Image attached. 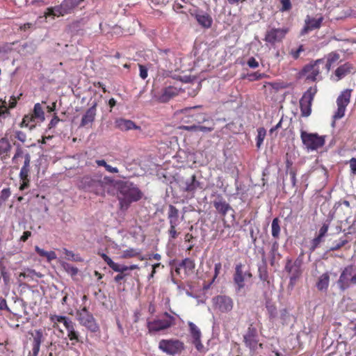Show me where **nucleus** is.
<instances>
[{"mask_svg":"<svg viewBox=\"0 0 356 356\" xmlns=\"http://www.w3.org/2000/svg\"><path fill=\"white\" fill-rule=\"evenodd\" d=\"M143 193L133 183L123 181L120 184L118 200L122 210H127L132 202L142 198Z\"/></svg>","mask_w":356,"mask_h":356,"instance_id":"1","label":"nucleus"},{"mask_svg":"<svg viewBox=\"0 0 356 356\" xmlns=\"http://www.w3.org/2000/svg\"><path fill=\"white\" fill-rule=\"evenodd\" d=\"M174 325H175V318L168 312H164L153 321L147 322L148 332L150 334L167 330Z\"/></svg>","mask_w":356,"mask_h":356,"instance_id":"2","label":"nucleus"},{"mask_svg":"<svg viewBox=\"0 0 356 356\" xmlns=\"http://www.w3.org/2000/svg\"><path fill=\"white\" fill-rule=\"evenodd\" d=\"M76 319L79 323L86 327L91 332H97L99 330V326L97 323L92 313H90L86 307L76 312Z\"/></svg>","mask_w":356,"mask_h":356,"instance_id":"3","label":"nucleus"},{"mask_svg":"<svg viewBox=\"0 0 356 356\" xmlns=\"http://www.w3.org/2000/svg\"><path fill=\"white\" fill-rule=\"evenodd\" d=\"M325 136H319L316 133H307L303 130L300 131V138L308 151L316 150L323 147L325 142Z\"/></svg>","mask_w":356,"mask_h":356,"instance_id":"4","label":"nucleus"},{"mask_svg":"<svg viewBox=\"0 0 356 356\" xmlns=\"http://www.w3.org/2000/svg\"><path fill=\"white\" fill-rule=\"evenodd\" d=\"M302 260L300 258L292 261L291 259L287 258L284 270L290 274L289 286L293 288L297 280L302 275Z\"/></svg>","mask_w":356,"mask_h":356,"instance_id":"5","label":"nucleus"},{"mask_svg":"<svg viewBox=\"0 0 356 356\" xmlns=\"http://www.w3.org/2000/svg\"><path fill=\"white\" fill-rule=\"evenodd\" d=\"M317 92L316 86L310 87L304 92L302 98L300 99V108L301 115L303 117H308L312 113V105L314 96Z\"/></svg>","mask_w":356,"mask_h":356,"instance_id":"6","label":"nucleus"},{"mask_svg":"<svg viewBox=\"0 0 356 356\" xmlns=\"http://www.w3.org/2000/svg\"><path fill=\"white\" fill-rule=\"evenodd\" d=\"M159 348L169 355L179 354L184 348V343L177 339H161Z\"/></svg>","mask_w":356,"mask_h":356,"instance_id":"7","label":"nucleus"},{"mask_svg":"<svg viewBox=\"0 0 356 356\" xmlns=\"http://www.w3.org/2000/svg\"><path fill=\"white\" fill-rule=\"evenodd\" d=\"M352 90H343L337 99V110L333 115L334 120L342 118L345 115L346 106L350 103Z\"/></svg>","mask_w":356,"mask_h":356,"instance_id":"8","label":"nucleus"},{"mask_svg":"<svg viewBox=\"0 0 356 356\" xmlns=\"http://www.w3.org/2000/svg\"><path fill=\"white\" fill-rule=\"evenodd\" d=\"M31 159L30 154L26 152L24 154L23 165L19 174L20 181H22L19 186V190L21 191L27 189L30 185Z\"/></svg>","mask_w":356,"mask_h":356,"instance_id":"9","label":"nucleus"},{"mask_svg":"<svg viewBox=\"0 0 356 356\" xmlns=\"http://www.w3.org/2000/svg\"><path fill=\"white\" fill-rule=\"evenodd\" d=\"M243 342L250 350H255L259 342V334L257 329L254 326L253 323L249 324L247 330L243 334Z\"/></svg>","mask_w":356,"mask_h":356,"instance_id":"10","label":"nucleus"},{"mask_svg":"<svg viewBox=\"0 0 356 356\" xmlns=\"http://www.w3.org/2000/svg\"><path fill=\"white\" fill-rule=\"evenodd\" d=\"M181 189L188 193L193 194L197 189H203L204 185L202 182L196 179L195 175H191L188 178H181L179 181Z\"/></svg>","mask_w":356,"mask_h":356,"instance_id":"11","label":"nucleus"},{"mask_svg":"<svg viewBox=\"0 0 356 356\" xmlns=\"http://www.w3.org/2000/svg\"><path fill=\"white\" fill-rule=\"evenodd\" d=\"M321 64H324V58L318 59L314 63L305 65L302 70V74L306 76V79L315 81L321 71Z\"/></svg>","mask_w":356,"mask_h":356,"instance_id":"12","label":"nucleus"},{"mask_svg":"<svg viewBox=\"0 0 356 356\" xmlns=\"http://www.w3.org/2000/svg\"><path fill=\"white\" fill-rule=\"evenodd\" d=\"M288 31L289 29L286 27L271 28L266 33L265 41L272 44L280 42L283 40Z\"/></svg>","mask_w":356,"mask_h":356,"instance_id":"13","label":"nucleus"},{"mask_svg":"<svg viewBox=\"0 0 356 356\" xmlns=\"http://www.w3.org/2000/svg\"><path fill=\"white\" fill-rule=\"evenodd\" d=\"M83 182L86 190L93 192L96 195H103L104 194L106 183L104 181L84 177Z\"/></svg>","mask_w":356,"mask_h":356,"instance_id":"14","label":"nucleus"},{"mask_svg":"<svg viewBox=\"0 0 356 356\" xmlns=\"http://www.w3.org/2000/svg\"><path fill=\"white\" fill-rule=\"evenodd\" d=\"M212 203L214 208L220 216L225 217L228 212L232 211L233 220H235L234 210L221 195H218Z\"/></svg>","mask_w":356,"mask_h":356,"instance_id":"15","label":"nucleus"},{"mask_svg":"<svg viewBox=\"0 0 356 356\" xmlns=\"http://www.w3.org/2000/svg\"><path fill=\"white\" fill-rule=\"evenodd\" d=\"M215 309L222 313H227L233 309L234 303L231 298L226 296H217L213 298Z\"/></svg>","mask_w":356,"mask_h":356,"instance_id":"16","label":"nucleus"},{"mask_svg":"<svg viewBox=\"0 0 356 356\" xmlns=\"http://www.w3.org/2000/svg\"><path fill=\"white\" fill-rule=\"evenodd\" d=\"M355 269L353 265L346 266L341 272L339 279L337 281V284L341 291H345L350 286V278Z\"/></svg>","mask_w":356,"mask_h":356,"instance_id":"17","label":"nucleus"},{"mask_svg":"<svg viewBox=\"0 0 356 356\" xmlns=\"http://www.w3.org/2000/svg\"><path fill=\"white\" fill-rule=\"evenodd\" d=\"M67 332V337L72 341V345L74 346L76 343H83L81 337L79 332L76 330V323L72 320L69 321L66 325H64Z\"/></svg>","mask_w":356,"mask_h":356,"instance_id":"18","label":"nucleus"},{"mask_svg":"<svg viewBox=\"0 0 356 356\" xmlns=\"http://www.w3.org/2000/svg\"><path fill=\"white\" fill-rule=\"evenodd\" d=\"M334 209L337 215L343 218L351 213V207L349 201L340 200L335 203Z\"/></svg>","mask_w":356,"mask_h":356,"instance_id":"19","label":"nucleus"},{"mask_svg":"<svg viewBox=\"0 0 356 356\" xmlns=\"http://www.w3.org/2000/svg\"><path fill=\"white\" fill-rule=\"evenodd\" d=\"M258 267V275L264 283H266L268 285L270 284L269 276L268 272L267 261L265 256V253L263 252L261 256V260L257 264Z\"/></svg>","mask_w":356,"mask_h":356,"instance_id":"20","label":"nucleus"},{"mask_svg":"<svg viewBox=\"0 0 356 356\" xmlns=\"http://www.w3.org/2000/svg\"><path fill=\"white\" fill-rule=\"evenodd\" d=\"M31 335L33 337V347L30 356H38L40 345L44 341L43 332L41 329L35 330L34 333H31Z\"/></svg>","mask_w":356,"mask_h":356,"instance_id":"21","label":"nucleus"},{"mask_svg":"<svg viewBox=\"0 0 356 356\" xmlns=\"http://www.w3.org/2000/svg\"><path fill=\"white\" fill-rule=\"evenodd\" d=\"M243 265L238 264L235 267V273L234 275V283L237 285V290L240 291L245 286L244 281L246 277V272L243 270Z\"/></svg>","mask_w":356,"mask_h":356,"instance_id":"22","label":"nucleus"},{"mask_svg":"<svg viewBox=\"0 0 356 356\" xmlns=\"http://www.w3.org/2000/svg\"><path fill=\"white\" fill-rule=\"evenodd\" d=\"M97 106V102H94L92 105L86 111L82 117L80 124L81 127H86L88 124H91L94 122L96 116Z\"/></svg>","mask_w":356,"mask_h":356,"instance_id":"23","label":"nucleus"},{"mask_svg":"<svg viewBox=\"0 0 356 356\" xmlns=\"http://www.w3.org/2000/svg\"><path fill=\"white\" fill-rule=\"evenodd\" d=\"M199 108V106H194V107H188L186 108L184 111V112H189L191 113L194 109ZM189 117L192 118V120H186V122H193L197 125L200 124L202 123L209 122V118L204 113H190Z\"/></svg>","mask_w":356,"mask_h":356,"instance_id":"24","label":"nucleus"},{"mask_svg":"<svg viewBox=\"0 0 356 356\" xmlns=\"http://www.w3.org/2000/svg\"><path fill=\"white\" fill-rule=\"evenodd\" d=\"M195 18L198 24L204 29H209L211 26L213 19L208 13L201 10L194 14Z\"/></svg>","mask_w":356,"mask_h":356,"instance_id":"25","label":"nucleus"},{"mask_svg":"<svg viewBox=\"0 0 356 356\" xmlns=\"http://www.w3.org/2000/svg\"><path fill=\"white\" fill-rule=\"evenodd\" d=\"M179 89L176 87L168 86L165 88L159 96V99L162 103H165L170 101L172 98L179 94Z\"/></svg>","mask_w":356,"mask_h":356,"instance_id":"26","label":"nucleus"},{"mask_svg":"<svg viewBox=\"0 0 356 356\" xmlns=\"http://www.w3.org/2000/svg\"><path fill=\"white\" fill-rule=\"evenodd\" d=\"M323 19V17H320L318 18H310L307 16L305 19V26L302 30V34L307 33L309 31L320 28Z\"/></svg>","mask_w":356,"mask_h":356,"instance_id":"27","label":"nucleus"},{"mask_svg":"<svg viewBox=\"0 0 356 356\" xmlns=\"http://www.w3.org/2000/svg\"><path fill=\"white\" fill-rule=\"evenodd\" d=\"M115 126L118 129L122 131L140 129V127L136 125L133 121L123 118L116 120Z\"/></svg>","mask_w":356,"mask_h":356,"instance_id":"28","label":"nucleus"},{"mask_svg":"<svg viewBox=\"0 0 356 356\" xmlns=\"http://www.w3.org/2000/svg\"><path fill=\"white\" fill-rule=\"evenodd\" d=\"M168 219L171 227H177L180 223L179 210L172 204L168 206Z\"/></svg>","mask_w":356,"mask_h":356,"instance_id":"29","label":"nucleus"},{"mask_svg":"<svg viewBox=\"0 0 356 356\" xmlns=\"http://www.w3.org/2000/svg\"><path fill=\"white\" fill-rule=\"evenodd\" d=\"M353 70V65L349 63H346L343 65H340L337 69L335 70V75L337 76V80H340L343 79L346 75L350 74Z\"/></svg>","mask_w":356,"mask_h":356,"instance_id":"30","label":"nucleus"},{"mask_svg":"<svg viewBox=\"0 0 356 356\" xmlns=\"http://www.w3.org/2000/svg\"><path fill=\"white\" fill-rule=\"evenodd\" d=\"M330 283V275L327 272L322 274L318 279L316 286L319 291H327Z\"/></svg>","mask_w":356,"mask_h":356,"instance_id":"31","label":"nucleus"},{"mask_svg":"<svg viewBox=\"0 0 356 356\" xmlns=\"http://www.w3.org/2000/svg\"><path fill=\"white\" fill-rule=\"evenodd\" d=\"M83 0H64L62 2V8L64 10V13L70 14L73 12L75 8H76Z\"/></svg>","mask_w":356,"mask_h":356,"instance_id":"32","label":"nucleus"},{"mask_svg":"<svg viewBox=\"0 0 356 356\" xmlns=\"http://www.w3.org/2000/svg\"><path fill=\"white\" fill-rule=\"evenodd\" d=\"M340 58L339 54L336 52H331L327 56V60H324V64H321L322 68H325L328 72L330 70L332 64L335 63Z\"/></svg>","mask_w":356,"mask_h":356,"instance_id":"33","label":"nucleus"},{"mask_svg":"<svg viewBox=\"0 0 356 356\" xmlns=\"http://www.w3.org/2000/svg\"><path fill=\"white\" fill-rule=\"evenodd\" d=\"M35 119L34 118V116H32L31 115H26L23 118L19 125L21 127H29L30 130H32L35 127Z\"/></svg>","mask_w":356,"mask_h":356,"instance_id":"34","label":"nucleus"},{"mask_svg":"<svg viewBox=\"0 0 356 356\" xmlns=\"http://www.w3.org/2000/svg\"><path fill=\"white\" fill-rule=\"evenodd\" d=\"M67 14V13H64V10L62 8V3H61L60 6L48 8L47 11L45 13V16H46V17H47L48 16H59V15L63 16Z\"/></svg>","mask_w":356,"mask_h":356,"instance_id":"35","label":"nucleus"},{"mask_svg":"<svg viewBox=\"0 0 356 356\" xmlns=\"http://www.w3.org/2000/svg\"><path fill=\"white\" fill-rule=\"evenodd\" d=\"M35 277H41L42 275L39 273H37L35 270L27 268L24 272L20 273L19 275V278H28L29 280H33Z\"/></svg>","mask_w":356,"mask_h":356,"instance_id":"36","label":"nucleus"},{"mask_svg":"<svg viewBox=\"0 0 356 356\" xmlns=\"http://www.w3.org/2000/svg\"><path fill=\"white\" fill-rule=\"evenodd\" d=\"M32 116H34V118L40 120V122H43L44 120V113L42 110L41 105L39 103L35 104L33 108V113L31 114Z\"/></svg>","mask_w":356,"mask_h":356,"instance_id":"37","label":"nucleus"},{"mask_svg":"<svg viewBox=\"0 0 356 356\" xmlns=\"http://www.w3.org/2000/svg\"><path fill=\"white\" fill-rule=\"evenodd\" d=\"M271 233L272 236L275 238H278L280 233V220L277 218H275L271 224Z\"/></svg>","mask_w":356,"mask_h":356,"instance_id":"38","label":"nucleus"},{"mask_svg":"<svg viewBox=\"0 0 356 356\" xmlns=\"http://www.w3.org/2000/svg\"><path fill=\"white\" fill-rule=\"evenodd\" d=\"M11 149V145L6 138L0 140V155L7 154Z\"/></svg>","mask_w":356,"mask_h":356,"instance_id":"39","label":"nucleus"},{"mask_svg":"<svg viewBox=\"0 0 356 356\" xmlns=\"http://www.w3.org/2000/svg\"><path fill=\"white\" fill-rule=\"evenodd\" d=\"M266 134V131L264 128L261 127L257 129L256 145L258 148H260L261 145H262L264 140L265 138Z\"/></svg>","mask_w":356,"mask_h":356,"instance_id":"40","label":"nucleus"},{"mask_svg":"<svg viewBox=\"0 0 356 356\" xmlns=\"http://www.w3.org/2000/svg\"><path fill=\"white\" fill-rule=\"evenodd\" d=\"M14 145L17 147L15 153L12 159V161L14 163H17V160L19 157H24L26 152H24L21 145L19 144L14 143Z\"/></svg>","mask_w":356,"mask_h":356,"instance_id":"41","label":"nucleus"},{"mask_svg":"<svg viewBox=\"0 0 356 356\" xmlns=\"http://www.w3.org/2000/svg\"><path fill=\"white\" fill-rule=\"evenodd\" d=\"M63 268H64L65 271L72 277L76 275L79 272V270L76 267L71 265L69 263H63Z\"/></svg>","mask_w":356,"mask_h":356,"instance_id":"42","label":"nucleus"},{"mask_svg":"<svg viewBox=\"0 0 356 356\" xmlns=\"http://www.w3.org/2000/svg\"><path fill=\"white\" fill-rule=\"evenodd\" d=\"M266 307L269 315L270 318H274L277 316V308L274 304L270 301H267L266 303Z\"/></svg>","mask_w":356,"mask_h":356,"instance_id":"43","label":"nucleus"},{"mask_svg":"<svg viewBox=\"0 0 356 356\" xmlns=\"http://www.w3.org/2000/svg\"><path fill=\"white\" fill-rule=\"evenodd\" d=\"M179 267H183L188 270H193L195 267V264L193 260L190 258H186L181 261L179 264Z\"/></svg>","mask_w":356,"mask_h":356,"instance_id":"44","label":"nucleus"},{"mask_svg":"<svg viewBox=\"0 0 356 356\" xmlns=\"http://www.w3.org/2000/svg\"><path fill=\"white\" fill-rule=\"evenodd\" d=\"M208 124H210V126H201L200 124L197 125V131H202L204 133H209L212 131L214 129V123L212 120H209V122H207Z\"/></svg>","mask_w":356,"mask_h":356,"instance_id":"45","label":"nucleus"},{"mask_svg":"<svg viewBox=\"0 0 356 356\" xmlns=\"http://www.w3.org/2000/svg\"><path fill=\"white\" fill-rule=\"evenodd\" d=\"M322 240L323 237L317 236L312 241L311 246L309 248L311 252H314L318 247L319 244L322 242Z\"/></svg>","mask_w":356,"mask_h":356,"instance_id":"46","label":"nucleus"},{"mask_svg":"<svg viewBox=\"0 0 356 356\" xmlns=\"http://www.w3.org/2000/svg\"><path fill=\"white\" fill-rule=\"evenodd\" d=\"M188 326H189L193 339L195 338V337L201 336V332H200L199 328L193 323L190 322L188 323Z\"/></svg>","mask_w":356,"mask_h":356,"instance_id":"47","label":"nucleus"},{"mask_svg":"<svg viewBox=\"0 0 356 356\" xmlns=\"http://www.w3.org/2000/svg\"><path fill=\"white\" fill-rule=\"evenodd\" d=\"M348 240L340 239L338 243H334L329 250V251H335L339 250L341 248L348 243Z\"/></svg>","mask_w":356,"mask_h":356,"instance_id":"48","label":"nucleus"},{"mask_svg":"<svg viewBox=\"0 0 356 356\" xmlns=\"http://www.w3.org/2000/svg\"><path fill=\"white\" fill-rule=\"evenodd\" d=\"M179 129L188 131H197V125L193 123L191 125H182L179 127Z\"/></svg>","mask_w":356,"mask_h":356,"instance_id":"49","label":"nucleus"},{"mask_svg":"<svg viewBox=\"0 0 356 356\" xmlns=\"http://www.w3.org/2000/svg\"><path fill=\"white\" fill-rule=\"evenodd\" d=\"M282 8L281 11H288L291 8V3L290 0H281Z\"/></svg>","mask_w":356,"mask_h":356,"instance_id":"50","label":"nucleus"},{"mask_svg":"<svg viewBox=\"0 0 356 356\" xmlns=\"http://www.w3.org/2000/svg\"><path fill=\"white\" fill-rule=\"evenodd\" d=\"M52 319L54 321H56L57 322H59V323H63V325H66V323H67L69 322V321H70L71 319H70L67 316H54Z\"/></svg>","mask_w":356,"mask_h":356,"instance_id":"51","label":"nucleus"},{"mask_svg":"<svg viewBox=\"0 0 356 356\" xmlns=\"http://www.w3.org/2000/svg\"><path fill=\"white\" fill-rule=\"evenodd\" d=\"M15 137L22 143H24L26 140V134L22 131H15Z\"/></svg>","mask_w":356,"mask_h":356,"instance_id":"52","label":"nucleus"},{"mask_svg":"<svg viewBox=\"0 0 356 356\" xmlns=\"http://www.w3.org/2000/svg\"><path fill=\"white\" fill-rule=\"evenodd\" d=\"M10 195V190L9 188H3L1 192L0 200L2 201L6 200Z\"/></svg>","mask_w":356,"mask_h":356,"instance_id":"53","label":"nucleus"},{"mask_svg":"<svg viewBox=\"0 0 356 356\" xmlns=\"http://www.w3.org/2000/svg\"><path fill=\"white\" fill-rule=\"evenodd\" d=\"M138 254V253L135 250L129 249V250H127L124 251L122 257L123 258L133 257L136 256Z\"/></svg>","mask_w":356,"mask_h":356,"instance_id":"54","label":"nucleus"},{"mask_svg":"<svg viewBox=\"0 0 356 356\" xmlns=\"http://www.w3.org/2000/svg\"><path fill=\"white\" fill-rule=\"evenodd\" d=\"M264 76V74L258 72H254L248 75V79L250 81H255L262 79Z\"/></svg>","mask_w":356,"mask_h":356,"instance_id":"55","label":"nucleus"},{"mask_svg":"<svg viewBox=\"0 0 356 356\" xmlns=\"http://www.w3.org/2000/svg\"><path fill=\"white\" fill-rule=\"evenodd\" d=\"M329 229V225L324 223L323 226L320 228L318 235L320 237H324L327 232Z\"/></svg>","mask_w":356,"mask_h":356,"instance_id":"56","label":"nucleus"},{"mask_svg":"<svg viewBox=\"0 0 356 356\" xmlns=\"http://www.w3.org/2000/svg\"><path fill=\"white\" fill-rule=\"evenodd\" d=\"M140 69V76L143 79H145L147 77V69L143 65H139Z\"/></svg>","mask_w":356,"mask_h":356,"instance_id":"57","label":"nucleus"},{"mask_svg":"<svg viewBox=\"0 0 356 356\" xmlns=\"http://www.w3.org/2000/svg\"><path fill=\"white\" fill-rule=\"evenodd\" d=\"M200 337L201 336L195 337V338H193V341L195 348L198 350H201L203 348V345L202 344L201 341H200Z\"/></svg>","mask_w":356,"mask_h":356,"instance_id":"58","label":"nucleus"},{"mask_svg":"<svg viewBox=\"0 0 356 356\" xmlns=\"http://www.w3.org/2000/svg\"><path fill=\"white\" fill-rule=\"evenodd\" d=\"M248 65L250 68H257L259 66V63L256 60L254 57H251L248 60Z\"/></svg>","mask_w":356,"mask_h":356,"instance_id":"59","label":"nucleus"},{"mask_svg":"<svg viewBox=\"0 0 356 356\" xmlns=\"http://www.w3.org/2000/svg\"><path fill=\"white\" fill-rule=\"evenodd\" d=\"M168 233H169L170 237L172 239L176 238L179 234L176 230V227H171V226H170Z\"/></svg>","mask_w":356,"mask_h":356,"instance_id":"60","label":"nucleus"},{"mask_svg":"<svg viewBox=\"0 0 356 356\" xmlns=\"http://www.w3.org/2000/svg\"><path fill=\"white\" fill-rule=\"evenodd\" d=\"M304 51V48L302 45H300L296 51H291V55L294 59H297L300 52Z\"/></svg>","mask_w":356,"mask_h":356,"instance_id":"61","label":"nucleus"},{"mask_svg":"<svg viewBox=\"0 0 356 356\" xmlns=\"http://www.w3.org/2000/svg\"><path fill=\"white\" fill-rule=\"evenodd\" d=\"M0 310L9 311V308L7 305L6 300L5 298L0 296Z\"/></svg>","mask_w":356,"mask_h":356,"instance_id":"62","label":"nucleus"},{"mask_svg":"<svg viewBox=\"0 0 356 356\" xmlns=\"http://www.w3.org/2000/svg\"><path fill=\"white\" fill-rule=\"evenodd\" d=\"M59 121L60 119L58 118V117L57 115H54L49 124V128L51 129L53 127H55Z\"/></svg>","mask_w":356,"mask_h":356,"instance_id":"63","label":"nucleus"},{"mask_svg":"<svg viewBox=\"0 0 356 356\" xmlns=\"http://www.w3.org/2000/svg\"><path fill=\"white\" fill-rule=\"evenodd\" d=\"M350 167L353 174H356V159L352 158L350 161Z\"/></svg>","mask_w":356,"mask_h":356,"instance_id":"64","label":"nucleus"}]
</instances>
